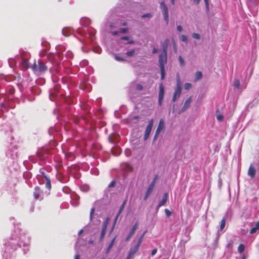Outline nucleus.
Here are the masks:
<instances>
[{
    "label": "nucleus",
    "mask_w": 259,
    "mask_h": 259,
    "mask_svg": "<svg viewBox=\"0 0 259 259\" xmlns=\"http://www.w3.org/2000/svg\"><path fill=\"white\" fill-rule=\"evenodd\" d=\"M145 233H146V232H145L142 234V235L139 238V240H138L136 245H137L139 246H140V245H141V243H142V242L143 241V237H144Z\"/></svg>",
    "instance_id": "b1692460"
},
{
    "label": "nucleus",
    "mask_w": 259,
    "mask_h": 259,
    "mask_svg": "<svg viewBox=\"0 0 259 259\" xmlns=\"http://www.w3.org/2000/svg\"><path fill=\"white\" fill-rule=\"evenodd\" d=\"M93 243V240L89 241V244H92Z\"/></svg>",
    "instance_id": "13d9d810"
},
{
    "label": "nucleus",
    "mask_w": 259,
    "mask_h": 259,
    "mask_svg": "<svg viewBox=\"0 0 259 259\" xmlns=\"http://www.w3.org/2000/svg\"><path fill=\"white\" fill-rule=\"evenodd\" d=\"M102 259H104V258H102Z\"/></svg>",
    "instance_id": "680f3d73"
},
{
    "label": "nucleus",
    "mask_w": 259,
    "mask_h": 259,
    "mask_svg": "<svg viewBox=\"0 0 259 259\" xmlns=\"http://www.w3.org/2000/svg\"><path fill=\"white\" fill-rule=\"evenodd\" d=\"M177 29L179 32H181L183 30V27L181 25H178L177 26Z\"/></svg>",
    "instance_id": "37998d69"
},
{
    "label": "nucleus",
    "mask_w": 259,
    "mask_h": 259,
    "mask_svg": "<svg viewBox=\"0 0 259 259\" xmlns=\"http://www.w3.org/2000/svg\"><path fill=\"white\" fill-rule=\"evenodd\" d=\"M259 229V221L255 224V227L252 228L250 230V234L255 233Z\"/></svg>",
    "instance_id": "412c9836"
},
{
    "label": "nucleus",
    "mask_w": 259,
    "mask_h": 259,
    "mask_svg": "<svg viewBox=\"0 0 259 259\" xmlns=\"http://www.w3.org/2000/svg\"><path fill=\"white\" fill-rule=\"evenodd\" d=\"M42 191L41 190L39 187H36L34 189L33 192L34 197L35 199H38L40 198L42 199Z\"/></svg>",
    "instance_id": "1a4fd4ad"
},
{
    "label": "nucleus",
    "mask_w": 259,
    "mask_h": 259,
    "mask_svg": "<svg viewBox=\"0 0 259 259\" xmlns=\"http://www.w3.org/2000/svg\"><path fill=\"white\" fill-rule=\"evenodd\" d=\"M140 246L136 245L134 247L131 248L128 253L131 254V255H134V254L138 251Z\"/></svg>",
    "instance_id": "aec40b11"
},
{
    "label": "nucleus",
    "mask_w": 259,
    "mask_h": 259,
    "mask_svg": "<svg viewBox=\"0 0 259 259\" xmlns=\"http://www.w3.org/2000/svg\"><path fill=\"white\" fill-rule=\"evenodd\" d=\"M95 208H92L91 210V211H90V219L91 220L93 218V214L95 212Z\"/></svg>",
    "instance_id": "e433bc0d"
},
{
    "label": "nucleus",
    "mask_w": 259,
    "mask_h": 259,
    "mask_svg": "<svg viewBox=\"0 0 259 259\" xmlns=\"http://www.w3.org/2000/svg\"><path fill=\"white\" fill-rule=\"evenodd\" d=\"M245 249L244 245L243 244H240L238 248V250L239 253H242Z\"/></svg>",
    "instance_id": "393cba45"
},
{
    "label": "nucleus",
    "mask_w": 259,
    "mask_h": 259,
    "mask_svg": "<svg viewBox=\"0 0 259 259\" xmlns=\"http://www.w3.org/2000/svg\"><path fill=\"white\" fill-rule=\"evenodd\" d=\"M180 39L182 41L184 42H187L188 40L187 36L185 35H182Z\"/></svg>",
    "instance_id": "473e14b6"
},
{
    "label": "nucleus",
    "mask_w": 259,
    "mask_h": 259,
    "mask_svg": "<svg viewBox=\"0 0 259 259\" xmlns=\"http://www.w3.org/2000/svg\"><path fill=\"white\" fill-rule=\"evenodd\" d=\"M164 211L167 217H170L172 214L171 212L167 208L165 209Z\"/></svg>",
    "instance_id": "c9c22d12"
},
{
    "label": "nucleus",
    "mask_w": 259,
    "mask_h": 259,
    "mask_svg": "<svg viewBox=\"0 0 259 259\" xmlns=\"http://www.w3.org/2000/svg\"><path fill=\"white\" fill-rule=\"evenodd\" d=\"M31 68L34 72L42 73L47 70L48 67L43 61L38 60L34 62Z\"/></svg>",
    "instance_id": "f257e3e1"
},
{
    "label": "nucleus",
    "mask_w": 259,
    "mask_h": 259,
    "mask_svg": "<svg viewBox=\"0 0 259 259\" xmlns=\"http://www.w3.org/2000/svg\"><path fill=\"white\" fill-rule=\"evenodd\" d=\"M41 176L45 180L46 187L50 190L51 188V183L50 178L46 176L44 172L41 173Z\"/></svg>",
    "instance_id": "9b49d317"
},
{
    "label": "nucleus",
    "mask_w": 259,
    "mask_h": 259,
    "mask_svg": "<svg viewBox=\"0 0 259 259\" xmlns=\"http://www.w3.org/2000/svg\"><path fill=\"white\" fill-rule=\"evenodd\" d=\"M192 88V84L190 83H186L184 84V89L186 90H189Z\"/></svg>",
    "instance_id": "cd10ccee"
},
{
    "label": "nucleus",
    "mask_w": 259,
    "mask_h": 259,
    "mask_svg": "<svg viewBox=\"0 0 259 259\" xmlns=\"http://www.w3.org/2000/svg\"><path fill=\"white\" fill-rule=\"evenodd\" d=\"M217 118L218 120L221 121H223L224 116L222 115H219L217 116Z\"/></svg>",
    "instance_id": "58836bf2"
},
{
    "label": "nucleus",
    "mask_w": 259,
    "mask_h": 259,
    "mask_svg": "<svg viewBox=\"0 0 259 259\" xmlns=\"http://www.w3.org/2000/svg\"><path fill=\"white\" fill-rule=\"evenodd\" d=\"M164 121L162 119H161L159 121L158 127L156 129V131L155 132V136L153 138V141H155L160 133L164 129Z\"/></svg>",
    "instance_id": "423d86ee"
},
{
    "label": "nucleus",
    "mask_w": 259,
    "mask_h": 259,
    "mask_svg": "<svg viewBox=\"0 0 259 259\" xmlns=\"http://www.w3.org/2000/svg\"><path fill=\"white\" fill-rule=\"evenodd\" d=\"M160 69L161 72V79L163 80L165 78V68H160Z\"/></svg>",
    "instance_id": "bb28decb"
},
{
    "label": "nucleus",
    "mask_w": 259,
    "mask_h": 259,
    "mask_svg": "<svg viewBox=\"0 0 259 259\" xmlns=\"http://www.w3.org/2000/svg\"><path fill=\"white\" fill-rule=\"evenodd\" d=\"M115 59L118 61H124L125 60L123 58L120 57L117 55L115 56Z\"/></svg>",
    "instance_id": "f704fd0d"
},
{
    "label": "nucleus",
    "mask_w": 259,
    "mask_h": 259,
    "mask_svg": "<svg viewBox=\"0 0 259 259\" xmlns=\"http://www.w3.org/2000/svg\"><path fill=\"white\" fill-rule=\"evenodd\" d=\"M135 54V50L133 49L130 51H128L126 53V55L127 56H132Z\"/></svg>",
    "instance_id": "c85d7f7f"
},
{
    "label": "nucleus",
    "mask_w": 259,
    "mask_h": 259,
    "mask_svg": "<svg viewBox=\"0 0 259 259\" xmlns=\"http://www.w3.org/2000/svg\"><path fill=\"white\" fill-rule=\"evenodd\" d=\"M128 43L130 44H133L134 43V41L133 40H131Z\"/></svg>",
    "instance_id": "6e6d98bb"
},
{
    "label": "nucleus",
    "mask_w": 259,
    "mask_h": 259,
    "mask_svg": "<svg viewBox=\"0 0 259 259\" xmlns=\"http://www.w3.org/2000/svg\"><path fill=\"white\" fill-rule=\"evenodd\" d=\"M240 83L239 80H236L234 81V87L237 89H239L240 88Z\"/></svg>",
    "instance_id": "2f4dec72"
},
{
    "label": "nucleus",
    "mask_w": 259,
    "mask_h": 259,
    "mask_svg": "<svg viewBox=\"0 0 259 259\" xmlns=\"http://www.w3.org/2000/svg\"><path fill=\"white\" fill-rule=\"evenodd\" d=\"M152 15L151 14L148 13L142 16V18H151Z\"/></svg>",
    "instance_id": "ea45409f"
},
{
    "label": "nucleus",
    "mask_w": 259,
    "mask_h": 259,
    "mask_svg": "<svg viewBox=\"0 0 259 259\" xmlns=\"http://www.w3.org/2000/svg\"><path fill=\"white\" fill-rule=\"evenodd\" d=\"M204 3L207 9H208L209 5H208V0H204Z\"/></svg>",
    "instance_id": "c03bdc74"
},
{
    "label": "nucleus",
    "mask_w": 259,
    "mask_h": 259,
    "mask_svg": "<svg viewBox=\"0 0 259 259\" xmlns=\"http://www.w3.org/2000/svg\"><path fill=\"white\" fill-rule=\"evenodd\" d=\"M226 217H224L221 221L220 231H222L226 225Z\"/></svg>",
    "instance_id": "6ab92c4d"
},
{
    "label": "nucleus",
    "mask_w": 259,
    "mask_h": 259,
    "mask_svg": "<svg viewBox=\"0 0 259 259\" xmlns=\"http://www.w3.org/2000/svg\"><path fill=\"white\" fill-rule=\"evenodd\" d=\"M173 47L175 52H177L176 44L175 41L173 42Z\"/></svg>",
    "instance_id": "49530a36"
},
{
    "label": "nucleus",
    "mask_w": 259,
    "mask_h": 259,
    "mask_svg": "<svg viewBox=\"0 0 259 259\" xmlns=\"http://www.w3.org/2000/svg\"><path fill=\"white\" fill-rule=\"evenodd\" d=\"M157 251V249L155 248V249H153L151 251V255L152 256L154 255L156 253Z\"/></svg>",
    "instance_id": "a19ab883"
},
{
    "label": "nucleus",
    "mask_w": 259,
    "mask_h": 259,
    "mask_svg": "<svg viewBox=\"0 0 259 259\" xmlns=\"http://www.w3.org/2000/svg\"><path fill=\"white\" fill-rule=\"evenodd\" d=\"M163 99L162 98H158V104L159 106L162 105Z\"/></svg>",
    "instance_id": "a18cd8bd"
},
{
    "label": "nucleus",
    "mask_w": 259,
    "mask_h": 259,
    "mask_svg": "<svg viewBox=\"0 0 259 259\" xmlns=\"http://www.w3.org/2000/svg\"><path fill=\"white\" fill-rule=\"evenodd\" d=\"M164 94V88L162 84H160L159 85V92L158 98L163 99Z\"/></svg>",
    "instance_id": "f3484780"
},
{
    "label": "nucleus",
    "mask_w": 259,
    "mask_h": 259,
    "mask_svg": "<svg viewBox=\"0 0 259 259\" xmlns=\"http://www.w3.org/2000/svg\"><path fill=\"white\" fill-rule=\"evenodd\" d=\"M83 232V230H80L79 232H78V235H80L81 234H82Z\"/></svg>",
    "instance_id": "5fc2aeb1"
},
{
    "label": "nucleus",
    "mask_w": 259,
    "mask_h": 259,
    "mask_svg": "<svg viewBox=\"0 0 259 259\" xmlns=\"http://www.w3.org/2000/svg\"><path fill=\"white\" fill-rule=\"evenodd\" d=\"M153 53V54H156L158 52V50L157 49L154 48L153 49V51H152Z\"/></svg>",
    "instance_id": "8fccbe9b"
},
{
    "label": "nucleus",
    "mask_w": 259,
    "mask_h": 259,
    "mask_svg": "<svg viewBox=\"0 0 259 259\" xmlns=\"http://www.w3.org/2000/svg\"><path fill=\"white\" fill-rule=\"evenodd\" d=\"M108 222H109V219L107 218L104 221V222L103 223L102 231H101L100 236V241L102 240L105 236V235L106 232V230H107V226L108 225Z\"/></svg>",
    "instance_id": "6e6552de"
},
{
    "label": "nucleus",
    "mask_w": 259,
    "mask_h": 259,
    "mask_svg": "<svg viewBox=\"0 0 259 259\" xmlns=\"http://www.w3.org/2000/svg\"><path fill=\"white\" fill-rule=\"evenodd\" d=\"M192 101V97H190L189 98H188L186 101L185 102V103L182 108V112H184L186 111L190 106V103Z\"/></svg>",
    "instance_id": "4468645a"
},
{
    "label": "nucleus",
    "mask_w": 259,
    "mask_h": 259,
    "mask_svg": "<svg viewBox=\"0 0 259 259\" xmlns=\"http://www.w3.org/2000/svg\"><path fill=\"white\" fill-rule=\"evenodd\" d=\"M179 60L181 65L184 66L185 65V61L181 56L179 57Z\"/></svg>",
    "instance_id": "7c9ffc66"
},
{
    "label": "nucleus",
    "mask_w": 259,
    "mask_h": 259,
    "mask_svg": "<svg viewBox=\"0 0 259 259\" xmlns=\"http://www.w3.org/2000/svg\"><path fill=\"white\" fill-rule=\"evenodd\" d=\"M160 9L163 15L164 19L166 23H168V8L165 3L162 2L160 3Z\"/></svg>",
    "instance_id": "f03ea898"
},
{
    "label": "nucleus",
    "mask_w": 259,
    "mask_h": 259,
    "mask_svg": "<svg viewBox=\"0 0 259 259\" xmlns=\"http://www.w3.org/2000/svg\"><path fill=\"white\" fill-rule=\"evenodd\" d=\"M200 0H193L194 2L196 4H198Z\"/></svg>",
    "instance_id": "864d4df0"
},
{
    "label": "nucleus",
    "mask_w": 259,
    "mask_h": 259,
    "mask_svg": "<svg viewBox=\"0 0 259 259\" xmlns=\"http://www.w3.org/2000/svg\"><path fill=\"white\" fill-rule=\"evenodd\" d=\"M137 89L138 91L142 90L143 89V87L142 85L138 84L137 85Z\"/></svg>",
    "instance_id": "4c0bfd02"
},
{
    "label": "nucleus",
    "mask_w": 259,
    "mask_h": 259,
    "mask_svg": "<svg viewBox=\"0 0 259 259\" xmlns=\"http://www.w3.org/2000/svg\"><path fill=\"white\" fill-rule=\"evenodd\" d=\"M139 118H140V117H139V115H136V116H135L133 117V119H138Z\"/></svg>",
    "instance_id": "603ef678"
},
{
    "label": "nucleus",
    "mask_w": 259,
    "mask_h": 259,
    "mask_svg": "<svg viewBox=\"0 0 259 259\" xmlns=\"http://www.w3.org/2000/svg\"><path fill=\"white\" fill-rule=\"evenodd\" d=\"M28 60V58L25 57L24 56L22 55L21 61L20 64L21 70L26 71L30 67Z\"/></svg>",
    "instance_id": "7ed1b4c3"
},
{
    "label": "nucleus",
    "mask_w": 259,
    "mask_h": 259,
    "mask_svg": "<svg viewBox=\"0 0 259 259\" xmlns=\"http://www.w3.org/2000/svg\"><path fill=\"white\" fill-rule=\"evenodd\" d=\"M153 120L152 119H151L149 121V123L147 126V127H146V129L145 131V135H144V139L145 141L148 138L149 135L151 133L152 128L153 127Z\"/></svg>",
    "instance_id": "0eeeda50"
},
{
    "label": "nucleus",
    "mask_w": 259,
    "mask_h": 259,
    "mask_svg": "<svg viewBox=\"0 0 259 259\" xmlns=\"http://www.w3.org/2000/svg\"><path fill=\"white\" fill-rule=\"evenodd\" d=\"M176 87L181 88V82L180 78L179 75L178 74L177 75V85Z\"/></svg>",
    "instance_id": "a878e982"
},
{
    "label": "nucleus",
    "mask_w": 259,
    "mask_h": 259,
    "mask_svg": "<svg viewBox=\"0 0 259 259\" xmlns=\"http://www.w3.org/2000/svg\"><path fill=\"white\" fill-rule=\"evenodd\" d=\"M74 259H80V256L78 254H76L74 256Z\"/></svg>",
    "instance_id": "3c124183"
},
{
    "label": "nucleus",
    "mask_w": 259,
    "mask_h": 259,
    "mask_svg": "<svg viewBox=\"0 0 259 259\" xmlns=\"http://www.w3.org/2000/svg\"><path fill=\"white\" fill-rule=\"evenodd\" d=\"M121 39H123V40H128L129 37L128 36H125L121 37Z\"/></svg>",
    "instance_id": "de8ad7c7"
},
{
    "label": "nucleus",
    "mask_w": 259,
    "mask_h": 259,
    "mask_svg": "<svg viewBox=\"0 0 259 259\" xmlns=\"http://www.w3.org/2000/svg\"><path fill=\"white\" fill-rule=\"evenodd\" d=\"M181 95V88L176 87L172 97V101L175 102L177 98H179Z\"/></svg>",
    "instance_id": "9d476101"
},
{
    "label": "nucleus",
    "mask_w": 259,
    "mask_h": 259,
    "mask_svg": "<svg viewBox=\"0 0 259 259\" xmlns=\"http://www.w3.org/2000/svg\"><path fill=\"white\" fill-rule=\"evenodd\" d=\"M242 259H245V256H243V257L242 258Z\"/></svg>",
    "instance_id": "052dcab7"
},
{
    "label": "nucleus",
    "mask_w": 259,
    "mask_h": 259,
    "mask_svg": "<svg viewBox=\"0 0 259 259\" xmlns=\"http://www.w3.org/2000/svg\"><path fill=\"white\" fill-rule=\"evenodd\" d=\"M127 31V28H121L120 30V32L121 33H126Z\"/></svg>",
    "instance_id": "79ce46f5"
},
{
    "label": "nucleus",
    "mask_w": 259,
    "mask_h": 259,
    "mask_svg": "<svg viewBox=\"0 0 259 259\" xmlns=\"http://www.w3.org/2000/svg\"><path fill=\"white\" fill-rule=\"evenodd\" d=\"M116 182L115 181H111L108 185L109 188H113L115 186Z\"/></svg>",
    "instance_id": "72a5a7b5"
},
{
    "label": "nucleus",
    "mask_w": 259,
    "mask_h": 259,
    "mask_svg": "<svg viewBox=\"0 0 259 259\" xmlns=\"http://www.w3.org/2000/svg\"><path fill=\"white\" fill-rule=\"evenodd\" d=\"M168 194L165 193L163 194L162 200L159 202L158 207L163 206L167 201Z\"/></svg>",
    "instance_id": "2eb2a0df"
},
{
    "label": "nucleus",
    "mask_w": 259,
    "mask_h": 259,
    "mask_svg": "<svg viewBox=\"0 0 259 259\" xmlns=\"http://www.w3.org/2000/svg\"><path fill=\"white\" fill-rule=\"evenodd\" d=\"M192 37L193 38L197 39H199L200 38V34L197 33H193L192 34Z\"/></svg>",
    "instance_id": "c756f323"
},
{
    "label": "nucleus",
    "mask_w": 259,
    "mask_h": 259,
    "mask_svg": "<svg viewBox=\"0 0 259 259\" xmlns=\"http://www.w3.org/2000/svg\"><path fill=\"white\" fill-rule=\"evenodd\" d=\"M126 200H125L123 202V203H122V205H121L120 208V209H119V211H118V213H117V216H116V218H115V221L117 220V218L119 217V216L120 215V214L121 213V212H122V211H123V209H124V207H125V205H126Z\"/></svg>",
    "instance_id": "a211bd4d"
},
{
    "label": "nucleus",
    "mask_w": 259,
    "mask_h": 259,
    "mask_svg": "<svg viewBox=\"0 0 259 259\" xmlns=\"http://www.w3.org/2000/svg\"><path fill=\"white\" fill-rule=\"evenodd\" d=\"M256 174V169L255 167H254L253 164H250L248 170V175L251 178H253Z\"/></svg>",
    "instance_id": "f8f14e48"
},
{
    "label": "nucleus",
    "mask_w": 259,
    "mask_h": 259,
    "mask_svg": "<svg viewBox=\"0 0 259 259\" xmlns=\"http://www.w3.org/2000/svg\"><path fill=\"white\" fill-rule=\"evenodd\" d=\"M202 77V74L200 71H197L196 72L195 76V81H197L200 79Z\"/></svg>",
    "instance_id": "5701e85b"
},
{
    "label": "nucleus",
    "mask_w": 259,
    "mask_h": 259,
    "mask_svg": "<svg viewBox=\"0 0 259 259\" xmlns=\"http://www.w3.org/2000/svg\"><path fill=\"white\" fill-rule=\"evenodd\" d=\"M158 178V176H155L153 181L151 182V183L150 184V185L149 186L148 189H147V190L146 191V193L145 194V195L144 197V199L145 200H147L148 199V198L149 197V196H150V195L151 194V192H152L153 190V188L155 186V183H156V180Z\"/></svg>",
    "instance_id": "20e7f679"
},
{
    "label": "nucleus",
    "mask_w": 259,
    "mask_h": 259,
    "mask_svg": "<svg viewBox=\"0 0 259 259\" xmlns=\"http://www.w3.org/2000/svg\"><path fill=\"white\" fill-rule=\"evenodd\" d=\"M138 222H137L135 224V225L133 226L132 230L131 231L130 233L128 234V235L125 239L126 241H128L132 237V236L134 234L136 230L138 228Z\"/></svg>",
    "instance_id": "ddd939ff"
},
{
    "label": "nucleus",
    "mask_w": 259,
    "mask_h": 259,
    "mask_svg": "<svg viewBox=\"0 0 259 259\" xmlns=\"http://www.w3.org/2000/svg\"><path fill=\"white\" fill-rule=\"evenodd\" d=\"M134 255H131V254L130 253H128L126 259H131L132 257Z\"/></svg>",
    "instance_id": "09e8293b"
},
{
    "label": "nucleus",
    "mask_w": 259,
    "mask_h": 259,
    "mask_svg": "<svg viewBox=\"0 0 259 259\" xmlns=\"http://www.w3.org/2000/svg\"><path fill=\"white\" fill-rule=\"evenodd\" d=\"M171 2L172 4H174L175 3V0H171Z\"/></svg>",
    "instance_id": "4d7b16f0"
},
{
    "label": "nucleus",
    "mask_w": 259,
    "mask_h": 259,
    "mask_svg": "<svg viewBox=\"0 0 259 259\" xmlns=\"http://www.w3.org/2000/svg\"><path fill=\"white\" fill-rule=\"evenodd\" d=\"M167 61V53H163L159 56V64L160 68H164V65Z\"/></svg>",
    "instance_id": "39448f33"
},
{
    "label": "nucleus",
    "mask_w": 259,
    "mask_h": 259,
    "mask_svg": "<svg viewBox=\"0 0 259 259\" xmlns=\"http://www.w3.org/2000/svg\"><path fill=\"white\" fill-rule=\"evenodd\" d=\"M115 238H116V236H115L112 239V240L111 241V242L109 244L108 246L107 249V251H106L107 253H108L110 250L111 248L113 247V246L114 245V242H115Z\"/></svg>",
    "instance_id": "4be33fe9"
},
{
    "label": "nucleus",
    "mask_w": 259,
    "mask_h": 259,
    "mask_svg": "<svg viewBox=\"0 0 259 259\" xmlns=\"http://www.w3.org/2000/svg\"><path fill=\"white\" fill-rule=\"evenodd\" d=\"M117 33H118V32H114L113 33V34H114V35L117 34Z\"/></svg>",
    "instance_id": "bf43d9fd"
},
{
    "label": "nucleus",
    "mask_w": 259,
    "mask_h": 259,
    "mask_svg": "<svg viewBox=\"0 0 259 259\" xmlns=\"http://www.w3.org/2000/svg\"><path fill=\"white\" fill-rule=\"evenodd\" d=\"M169 44V40L165 39L162 44V47L163 50V53H167V50Z\"/></svg>",
    "instance_id": "dca6fc26"
}]
</instances>
